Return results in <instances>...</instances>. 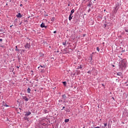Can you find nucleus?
Masks as SVG:
<instances>
[{
	"label": "nucleus",
	"mask_w": 128,
	"mask_h": 128,
	"mask_svg": "<svg viewBox=\"0 0 128 128\" xmlns=\"http://www.w3.org/2000/svg\"><path fill=\"white\" fill-rule=\"evenodd\" d=\"M126 59L120 61L119 64L120 68H122V70H124V68H126Z\"/></svg>",
	"instance_id": "1"
},
{
	"label": "nucleus",
	"mask_w": 128,
	"mask_h": 128,
	"mask_svg": "<svg viewBox=\"0 0 128 128\" xmlns=\"http://www.w3.org/2000/svg\"><path fill=\"white\" fill-rule=\"evenodd\" d=\"M114 12H117L118 10L120 8V5L116 4V6L114 7Z\"/></svg>",
	"instance_id": "2"
},
{
	"label": "nucleus",
	"mask_w": 128,
	"mask_h": 128,
	"mask_svg": "<svg viewBox=\"0 0 128 128\" xmlns=\"http://www.w3.org/2000/svg\"><path fill=\"white\" fill-rule=\"evenodd\" d=\"M24 48H30V44L27 43L24 46Z\"/></svg>",
	"instance_id": "3"
},
{
	"label": "nucleus",
	"mask_w": 128,
	"mask_h": 128,
	"mask_svg": "<svg viewBox=\"0 0 128 128\" xmlns=\"http://www.w3.org/2000/svg\"><path fill=\"white\" fill-rule=\"evenodd\" d=\"M23 98L24 100H26V102H28V98H26V96H23Z\"/></svg>",
	"instance_id": "4"
},
{
	"label": "nucleus",
	"mask_w": 128,
	"mask_h": 128,
	"mask_svg": "<svg viewBox=\"0 0 128 128\" xmlns=\"http://www.w3.org/2000/svg\"><path fill=\"white\" fill-rule=\"evenodd\" d=\"M41 28H46V26H44V23H42L40 25Z\"/></svg>",
	"instance_id": "5"
},
{
	"label": "nucleus",
	"mask_w": 128,
	"mask_h": 128,
	"mask_svg": "<svg viewBox=\"0 0 128 128\" xmlns=\"http://www.w3.org/2000/svg\"><path fill=\"white\" fill-rule=\"evenodd\" d=\"M16 16L18 18H22V14H20V13H18V14L16 15Z\"/></svg>",
	"instance_id": "6"
},
{
	"label": "nucleus",
	"mask_w": 128,
	"mask_h": 128,
	"mask_svg": "<svg viewBox=\"0 0 128 128\" xmlns=\"http://www.w3.org/2000/svg\"><path fill=\"white\" fill-rule=\"evenodd\" d=\"M32 114V112H27L26 114V116H30V114Z\"/></svg>",
	"instance_id": "7"
},
{
	"label": "nucleus",
	"mask_w": 128,
	"mask_h": 128,
	"mask_svg": "<svg viewBox=\"0 0 128 128\" xmlns=\"http://www.w3.org/2000/svg\"><path fill=\"white\" fill-rule=\"evenodd\" d=\"M73 17L74 16H69V18H68L69 20H72Z\"/></svg>",
	"instance_id": "8"
},
{
	"label": "nucleus",
	"mask_w": 128,
	"mask_h": 128,
	"mask_svg": "<svg viewBox=\"0 0 128 128\" xmlns=\"http://www.w3.org/2000/svg\"><path fill=\"white\" fill-rule=\"evenodd\" d=\"M16 50L20 52V50H18V46H16Z\"/></svg>",
	"instance_id": "9"
},
{
	"label": "nucleus",
	"mask_w": 128,
	"mask_h": 128,
	"mask_svg": "<svg viewBox=\"0 0 128 128\" xmlns=\"http://www.w3.org/2000/svg\"><path fill=\"white\" fill-rule=\"evenodd\" d=\"M27 92L28 94L30 92V88H28L27 90Z\"/></svg>",
	"instance_id": "10"
},
{
	"label": "nucleus",
	"mask_w": 128,
	"mask_h": 128,
	"mask_svg": "<svg viewBox=\"0 0 128 128\" xmlns=\"http://www.w3.org/2000/svg\"><path fill=\"white\" fill-rule=\"evenodd\" d=\"M64 122H70V119H66Z\"/></svg>",
	"instance_id": "11"
},
{
	"label": "nucleus",
	"mask_w": 128,
	"mask_h": 128,
	"mask_svg": "<svg viewBox=\"0 0 128 128\" xmlns=\"http://www.w3.org/2000/svg\"><path fill=\"white\" fill-rule=\"evenodd\" d=\"M62 98H66V94H63L62 95Z\"/></svg>",
	"instance_id": "12"
},
{
	"label": "nucleus",
	"mask_w": 128,
	"mask_h": 128,
	"mask_svg": "<svg viewBox=\"0 0 128 128\" xmlns=\"http://www.w3.org/2000/svg\"><path fill=\"white\" fill-rule=\"evenodd\" d=\"M19 52H24V50H20V51Z\"/></svg>",
	"instance_id": "13"
},
{
	"label": "nucleus",
	"mask_w": 128,
	"mask_h": 128,
	"mask_svg": "<svg viewBox=\"0 0 128 128\" xmlns=\"http://www.w3.org/2000/svg\"><path fill=\"white\" fill-rule=\"evenodd\" d=\"M122 74L120 72H119L117 74V76H122Z\"/></svg>",
	"instance_id": "14"
},
{
	"label": "nucleus",
	"mask_w": 128,
	"mask_h": 128,
	"mask_svg": "<svg viewBox=\"0 0 128 128\" xmlns=\"http://www.w3.org/2000/svg\"><path fill=\"white\" fill-rule=\"evenodd\" d=\"M66 41L65 42H62V44H63L64 46H66Z\"/></svg>",
	"instance_id": "15"
},
{
	"label": "nucleus",
	"mask_w": 128,
	"mask_h": 128,
	"mask_svg": "<svg viewBox=\"0 0 128 128\" xmlns=\"http://www.w3.org/2000/svg\"><path fill=\"white\" fill-rule=\"evenodd\" d=\"M72 14H74V10L72 9V10H71V12H70Z\"/></svg>",
	"instance_id": "16"
},
{
	"label": "nucleus",
	"mask_w": 128,
	"mask_h": 128,
	"mask_svg": "<svg viewBox=\"0 0 128 128\" xmlns=\"http://www.w3.org/2000/svg\"><path fill=\"white\" fill-rule=\"evenodd\" d=\"M78 68H80V70H82V66H78Z\"/></svg>",
	"instance_id": "17"
},
{
	"label": "nucleus",
	"mask_w": 128,
	"mask_h": 128,
	"mask_svg": "<svg viewBox=\"0 0 128 128\" xmlns=\"http://www.w3.org/2000/svg\"><path fill=\"white\" fill-rule=\"evenodd\" d=\"M52 22H54V18H52Z\"/></svg>",
	"instance_id": "18"
},
{
	"label": "nucleus",
	"mask_w": 128,
	"mask_h": 128,
	"mask_svg": "<svg viewBox=\"0 0 128 128\" xmlns=\"http://www.w3.org/2000/svg\"><path fill=\"white\" fill-rule=\"evenodd\" d=\"M96 50H98V52H100V48L98 47L96 48Z\"/></svg>",
	"instance_id": "19"
},
{
	"label": "nucleus",
	"mask_w": 128,
	"mask_h": 128,
	"mask_svg": "<svg viewBox=\"0 0 128 128\" xmlns=\"http://www.w3.org/2000/svg\"><path fill=\"white\" fill-rule=\"evenodd\" d=\"M72 14H73V13H71V12H70V14L69 16H72Z\"/></svg>",
	"instance_id": "20"
},
{
	"label": "nucleus",
	"mask_w": 128,
	"mask_h": 128,
	"mask_svg": "<svg viewBox=\"0 0 128 128\" xmlns=\"http://www.w3.org/2000/svg\"><path fill=\"white\" fill-rule=\"evenodd\" d=\"M92 128H100V126H97V127H92Z\"/></svg>",
	"instance_id": "21"
},
{
	"label": "nucleus",
	"mask_w": 128,
	"mask_h": 128,
	"mask_svg": "<svg viewBox=\"0 0 128 128\" xmlns=\"http://www.w3.org/2000/svg\"><path fill=\"white\" fill-rule=\"evenodd\" d=\"M125 30H126V32H128V29Z\"/></svg>",
	"instance_id": "22"
},
{
	"label": "nucleus",
	"mask_w": 128,
	"mask_h": 128,
	"mask_svg": "<svg viewBox=\"0 0 128 128\" xmlns=\"http://www.w3.org/2000/svg\"><path fill=\"white\" fill-rule=\"evenodd\" d=\"M107 126V124H104V126Z\"/></svg>",
	"instance_id": "23"
},
{
	"label": "nucleus",
	"mask_w": 128,
	"mask_h": 128,
	"mask_svg": "<svg viewBox=\"0 0 128 128\" xmlns=\"http://www.w3.org/2000/svg\"><path fill=\"white\" fill-rule=\"evenodd\" d=\"M54 34H56V31H54Z\"/></svg>",
	"instance_id": "24"
},
{
	"label": "nucleus",
	"mask_w": 128,
	"mask_h": 128,
	"mask_svg": "<svg viewBox=\"0 0 128 128\" xmlns=\"http://www.w3.org/2000/svg\"><path fill=\"white\" fill-rule=\"evenodd\" d=\"M88 74H90V71H88Z\"/></svg>",
	"instance_id": "25"
},
{
	"label": "nucleus",
	"mask_w": 128,
	"mask_h": 128,
	"mask_svg": "<svg viewBox=\"0 0 128 128\" xmlns=\"http://www.w3.org/2000/svg\"><path fill=\"white\" fill-rule=\"evenodd\" d=\"M63 84H66V82H63Z\"/></svg>",
	"instance_id": "26"
},
{
	"label": "nucleus",
	"mask_w": 128,
	"mask_h": 128,
	"mask_svg": "<svg viewBox=\"0 0 128 128\" xmlns=\"http://www.w3.org/2000/svg\"><path fill=\"white\" fill-rule=\"evenodd\" d=\"M12 26H14V25H11V26H10V28H12Z\"/></svg>",
	"instance_id": "27"
},
{
	"label": "nucleus",
	"mask_w": 128,
	"mask_h": 128,
	"mask_svg": "<svg viewBox=\"0 0 128 128\" xmlns=\"http://www.w3.org/2000/svg\"><path fill=\"white\" fill-rule=\"evenodd\" d=\"M64 108H66V107L63 106V108H62V110H64Z\"/></svg>",
	"instance_id": "28"
},
{
	"label": "nucleus",
	"mask_w": 128,
	"mask_h": 128,
	"mask_svg": "<svg viewBox=\"0 0 128 128\" xmlns=\"http://www.w3.org/2000/svg\"><path fill=\"white\" fill-rule=\"evenodd\" d=\"M2 40L0 39V42H2Z\"/></svg>",
	"instance_id": "29"
},
{
	"label": "nucleus",
	"mask_w": 128,
	"mask_h": 128,
	"mask_svg": "<svg viewBox=\"0 0 128 128\" xmlns=\"http://www.w3.org/2000/svg\"><path fill=\"white\" fill-rule=\"evenodd\" d=\"M22 6V4H20V6Z\"/></svg>",
	"instance_id": "30"
},
{
	"label": "nucleus",
	"mask_w": 128,
	"mask_h": 128,
	"mask_svg": "<svg viewBox=\"0 0 128 128\" xmlns=\"http://www.w3.org/2000/svg\"><path fill=\"white\" fill-rule=\"evenodd\" d=\"M16 68H20V67H18V66H16Z\"/></svg>",
	"instance_id": "31"
},
{
	"label": "nucleus",
	"mask_w": 128,
	"mask_h": 128,
	"mask_svg": "<svg viewBox=\"0 0 128 128\" xmlns=\"http://www.w3.org/2000/svg\"><path fill=\"white\" fill-rule=\"evenodd\" d=\"M41 68H42V66H40Z\"/></svg>",
	"instance_id": "32"
},
{
	"label": "nucleus",
	"mask_w": 128,
	"mask_h": 128,
	"mask_svg": "<svg viewBox=\"0 0 128 128\" xmlns=\"http://www.w3.org/2000/svg\"><path fill=\"white\" fill-rule=\"evenodd\" d=\"M102 86H104V84H102Z\"/></svg>",
	"instance_id": "33"
},
{
	"label": "nucleus",
	"mask_w": 128,
	"mask_h": 128,
	"mask_svg": "<svg viewBox=\"0 0 128 128\" xmlns=\"http://www.w3.org/2000/svg\"><path fill=\"white\" fill-rule=\"evenodd\" d=\"M6 106H8L6 105Z\"/></svg>",
	"instance_id": "34"
},
{
	"label": "nucleus",
	"mask_w": 128,
	"mask_h": 128,
	"mask_svg": "<svg viewBox=\"0 0 128 128\" xmlns=\"http://www.w3.org/2000/svg\"><path fill=\"white\" fill-rule=\"evenodd\" d=\"M68 6H70V4H68Z\"/></svg>",
	"instance_id": "35"
},
{
	"label": "nucleus",
	"mask_w": 128,
	"mask_h": 128,
	"mask_svg": "<svg viewBox=\"0 0 128 128\" xmlns=\"http://www.w3.org/2000/svg\"><path fill=\"white\" fill-rule=\"evenodd\" d=\"M104 11L106 12V10H104Z\"/></svg>",
	"instance_id": "36"
},
{
	"label": "nucleus",
	"mask_w": 128,
	"mask_h": 128,
	"mask_svg": "<svg viewBox=\"0 0 128 128\" xmlns=\"http://www.w3.org/2000/svg\"><path fill=\"white\" fill-rule=\"evenodd\" d=\"M46 0H44V1H45Z\"/></svg>",
	"instance_id": "37"
}]
</instances>
